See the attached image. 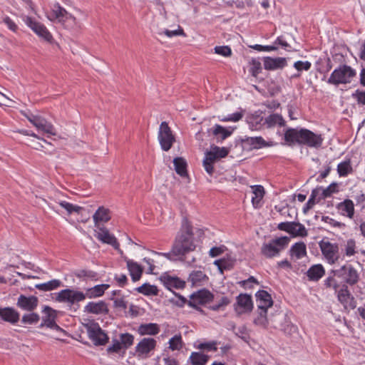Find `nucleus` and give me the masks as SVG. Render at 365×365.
<instances>
[{"mask_svg":"<svg viewBox=\"0 0 365 365\" xmlns=\"http://www.w3.org/2000/svg\"><path fill=\"white\" fill-rule=\"evenodd\" d=\"M194 242L193 227L187 217L182 221L181 227L178 232L173 244V252L178 256L180 259L187 253L195 250Z\"/></svg>","mask_w":365,"mask_h":365,"instance_id":"nucleus-1","label":"nucleus"},{"mask_svg":"<svg viewBox=\"0 0 365 365\" xmlns=\"http://www.w3.org/2000/svg\"><path fill=\"white\" fill-rule=\"evenodd\" d=\"M331 273L341 280L342 284L346 286H354L360 280V274L358 269L349 261L339 269H331Z\"/></svg>","mask_w":365,"mask_h":365,"instance_id":"nucleus-2","label":"nucleus"},{"mask_svg":"<svg viewBox=\"0 0 365 365\" xmlns=\"http://www.w3.org/2000/svg\"><path fill=\"white\" fill-rule=\"evenodd\" d=\"M356 75V71L346 64L340 65L331 73L327 80L329 84L339 86L351 83V78Z\"/></svg>","mask_w":365,"mask_h":365,"instance_id":"nucleus-3","label":"nucleus"},{"mask_svg":"<svg viewBox=\"0 0 365 365\" xmlns=\"http://www.w3.org/2000/svg\"><path fill=\"white\" fill-rule=\"evenodd\" d=\"M290 238L287 236L272 239L267 243H264L261 247V253L267 258L278 256L289 245Z\"/></svg>","mask_w":365,"mask_h":365,"instance_id":"nucleus-4","label":"nucleus"},{"mask_svg":"<svg viewBox=\"0 0 365 365\" xmlns=\"http://www.w3.org/2000/svg\"><path fill=\"white\" fill-rule=\"evenodd\" d=\"M89 339L95 346H104L109 341V337L99 324L94 321L83 324Z\"/></svg>","mask_w":365,"mask_h":365,"instance_id":"nucleus-5","label":"nucleus"},{"mask_svg":"<svg viewBox=\"0 0 365 365\" xmlns=\"http://www.w3.org/2000/svg\"><path fill=\"white\" fill-rule=\"evenodd\" d=\"M322 253L330 264H334L340 258L339 246L337 243H331L322 240L319 243Z\"/></svg>","mask_w":365,"mask_h":365,"instance_id":"nucleus-6","label":"nucleus"},{"mask_svg":"<svg viewBox=\"0 0 365 365\" xmlns=\"http://www.w3.org/2000/svg\"><path fill=\"white\" fill-rule=\"evenodd\" d=\"M54 294L56 295L54 299L56 302L61 303L67 302L71 304L83 301L86 299V294L83 292L71 289H62L58 293Z\"/></svg>","mask_w":365,"mask_h":365,"instance_id":"nucleus-7","label":"nucleus"},{"mask_svg":"<svg viewBox=\"0 0 365 365\" xmlns=\"http://www.w3.org/2000/svg\"><path fill=\"white\" fill-rule=\"evenodd\" d=\"M158 140L161 148L164 151H168L175 142V137L165 121L162 122L160 125Z\"/></svg>","mask_w":365,"mask_h":365,"instance_id":"nucleus-8","label":"nucleus"},{"mask_svg":"<svg viewBox=\"0 0 365 365\" xmlns=\"http://www.w3.org/2000/svg\"><path fill=\"white\" fill-rule=\"evenodd\" d=\"M24 22L40 38L49 43H53V36L44 24L28 16L25 17Z\"/></svg>","mask_w":365,"mask_h":365,"instance_id":"nucleus-9","label":"nucleus"},{"mask_svg":"<svg viewBox=\"0 0 365 365\" xmlns=\"http://www.w3.org/2000/svg\"><path fill=\"white\" fill-rule=\"evenodd\" d=\"M233 307L238 315L251 312L254 307L252 296L246 293L240 294Z\"/></svg>","mask_w":365,"mask_h":365,"instance_id":"nucleus-10","label":"nucleus"},{"mask_svg":"<svg viewBox=\"0 0 365 365\" xmlns=\"http://www.w3.org/2000/svg\"><path fill=\"white\" fill-rule=\"evenodd\" d=\"M337 299L344 306V309H354L356 307V301L351 294L348 286L342 284L341 288L337 290Z\"/></svg>","mask_w":365,"mask_h":365,"instance_id":"nucleus-11","label":"nucleus"},{"mask_svg":"<svg viewBox=\"0 0 365 365\" xmlns=\"http://www.w3.org/2000/svg\"><path fill=\"white\" fill-rule=\"evenodd\" d=\"M27 119L39 130H42L43 132L56 135V130L53 125L47 122V120L38 115H34L31 114V115H26Z\"/></svg>","mask_w":365,"mask_h":365,"instance_id":"nucleus-12","label":"nucleus"},{"mask_svg":"<svg viewBox=\"0 0 365 365\" xmlns=\"http://www.w3.org/2000/svg\"><path fill=\"white\" fill-rule=\"evenodd\" d=\"M323 141L324 138L322 134H317L309 129L304 128L302 145L318 149L322 147Z\"/></svg>","mask_w":365,"mask_h":365,"instance_id":"nucleus-13","label":"nucleus"},{"mask_svg":"<svg viewBox=\"0 0 365 365\" xmlns=\"http://www.w3.org/2000/svg\"><path fill=\"white\" fill-rule=\"evenodd\" d=\"M304 128H287L284 134V140L288 145L297 144L302 145L303 135Z\"/></svg>","mask_w":365,"mask_h":365,"instance_id":"nucleus-14","label":"nucleus"},{"mask_svg":"<svg viewBox=\"0 0 365 365\" xmlns=\"http://www.w3.org/2000/svg\"><path fill=\"white\" fill-rule=\"evenodd\" d=\"M190 299L189 301H194L197 304L205 305L213 302L215 299H218V297H215V295L209 289L202 288L191 294Z\"/></svg>","mask_w":365,"mask_h":365,"instance_id":"nucleus-15","label":"nucleus"},{"mask_svg":"<svg viewBox=\"0 0 365 365\" xmlns=\"http://www.w3.org/2000/svg\"><path fill=\"white\" fill-rule=\"evenodd\" d=\"M38 299L34 295L26 296L20 294L17 299L16 306L26 312L34 311L38 305Z\"/></svg>","mask_w":365,"mask_h":365,"instance_id":"nucleus-16","label":"nucleus"},{"mask_svg":"<svg viewBox=\"0 0 365 365\" xmlns=\"http://www.w3.org/2000/svg\"><path fill=\"white\" fill-rule=\"evenodd\" d=\"M99 232L95 234V237L103 244L111 245L115 250L120 249V244L113 235L105 227H98Z\"/></svg>","mask_w":365,"mask_h":365,"instance_id":"nucleus-17","label":"nucleus"},{"mask_svg":"<svg viewBox=\"0 0 365 365\" xmlns=\"http://www.w3.org/2000/svg\"><path fill=\"white\" fill-rule=\"evenodd\" d=\"M159 279L163 284L165 287L170 291H172L173 288L175 289H184L186 285L185 281L181 279L177 276H171L168 273L163 274Z\"/></svg>","mask_w":365,"mask_h":365,"instance_id":"nucleus-18","label":"nucleus"},{"mask_svg":"<svg viewBox=\"0 0 365 365\" xmlns=\"http://www.w3.org/2000/svg\"><path fill=\"white\" fill-rule=\"evenodd\" d=\"M53 18L50 20L57 19L59 23L63 25L66 21H71L76 24V19L72 14H69L64 8H63L58 3L54 4V9L52 11Z\"/></svg>","mask_w":365,"mask_h":365,"instance_id":"nucleus-19","label":"nucleus"},{"mask_svg":"<svg viewBox=\"0 0 365 365\" xmlns=\"http://www.w3.org/2000/svg\"><path fill=\"white\" fill-rule=\"evenodd\" d=\"M262 61L264 68L267 71L282 70L287 66V60L284 57L265 56L262 58Z\"/></svg>","mask_w":365,"mask_h":365,"instance_id":"nucleus-20","label":"nucleus"},{"mask_svg":"<svg viewBox=\"0 0 365 365\" xmlns=\"http://www.w3.org/2000/svg\"><path fill=\"white\" fill-rule=\"evenodd\" d=\"M157 344L155 339L153 338H143L135 346V352L138 357L148 355L154 350Z\"/></svg>","mask_w":365,"mask_h":365,"instance_id":"nucleus-21","label":"nucleus"},{"mask_svg":"<svg viewBox=\"0 0 365 365\" xmlns=\"http://www.w3.org/2000/svg\"><path fill=\"white\" fill-rule=\"evenodd\" d=\"M58 312L52 307L44 305L42 309L43 316L41 317V322L38 326V328L42 329L44 327L48 328L54 322L57 318Z\"/></svg>","mask_w":365,"mask_h":365,"instance_id":"nucleus-22","label":"nucleus"},{"mask_svg":"<svg viewBox=\"0 0 365 365\" xmlns=\"http://www.w3.org/2000/svg\"><path fill=\"white\" fill-rule=\"evenodd\" d=\"M242 143L249 145L248 150H257L262 148L270 147L273 145L272 141H266L262 137H246L240 139Z\"/></svg>","mask_w":365,"mask_h":365,"instance_id":"nucleus-23","label":"nucleus"},{"mask_svg":"<svg viewBox=\"0 0 365 365\" xmlns=\"http://www.w3.org/2000/svg\"><path fill=\"white\" fill-rule=\"evenodd\" d=\"M0 319L11 324H16L20 320V314L14 307H0Z\"/></svg>","mask_w":365,"mask_h":365,"instance_id":"nucleus-24","label":"nucleus"},{"mask_svg":"<svg viewBox=\"0 0 365 365\" xmlns=\"http://www.w3.org/2000/svg\"><path fill=\"white\" fill-rule=\"evenodd\" d=\"M84 312L94 314H107L109 312L107 304L104 301L98 302H90L84 307Z\"/></svg>","mask_w":365,"mask_h":365,"instance_id":"nucleus-25","label":"nucleus"},{"mask_svg":"<svg viewBox=\"0 0 365 365\" xmlns=\"http://www.w3.org/2000/svg\"><path fill=\"white\" fill-rule=\"evenodd\" d=\"M264 119L263 116H262V113H259V111L249 114L246 117V122L252 130H259L262 129L264 125Z\"/></svg>","mask_w":365,"mask_h":365,"instance_id":"nucleus-26","label":"nucleus"},{"mask_svg":"<svg viewBox=\"0 0 365 365\" xmlns=\"http://www.w3.org/2000/svg\"><path fill=\"white\" fill-rule=\"evenodd\" d=\"M256 301L259 302L257 304V308H264L268 309V308L272 307L273 300L270 294H269L265 290H259L255 294Z\"/></svg>","mask_w":365,"mask_h":365,"instance_id":"nucleus-27","label":"nucleus"},{"mask_svg":"<svg viewBox=\"0 0 365 365\" xmlns=\"http://www.w3.org/2000/svg\"><path fill=\"white\" fill-rule=\"evenodd\" d=\"M306 274L309 281L317 282L325 274V269L321 264H317L311 266Z\"/></svg>","mask_w":365,"mask_h":365,"instance_id":"nucleus-28","label":"nucleus"},{"mask_svg":"<svg viewBox=\"0 0 365 365\" xmlns=\"http://www.w3.org/2000/svg\"><path fill=\"white\" fill-rule=\"evenodd\" d=\"M93 218L95 222V226L97 227H100L98 224L100 222H107L111 219L109 209L106 208L103 206L99 207L94 213Z\"/></svg>","mask_w":365,"mask_h":365,"instance_id":"nucleus-29","label":"nucleus"},{"mask_svg":"<svg viewBox=\"0 0 365 365\" xmlns=\"http://www.w3.org/2000/svg\"><path fill=\"white\" fill-rule=\"evenodd\" d=\"M127 267L130 272V275L133 282L138 281L143 274V268L137 262L131 259L127 261Z\"/></svg>","mask_w":365,"mask_h":365,"instance_id":"nucleus-30","label":"nucleus"},{"mask_svg":"<svg viewBox=\"0 0 365 365\" xmlns=\"http://www.w3.org/2000/svg\"><path fill=\"white\" fill-rule=\"evenodd\" d=\"M160 331V326L155 323L141 324L138 329V332L140 336L156 335Z\"/></svg>","mask_w":365,"mask_h":365,"instance_id":"nucleus-31","label":"nucleus"},{"mask_svg":"<svg viewBox=\"0 0 365 365\" xmlns=\"http://www.w3.org/2000/svg\"><path fill=\"white\" fill-rule=\"evenodd\" d=\"M336 208L341 211V215H346L349 218H352L354 215V205L352 200L349 199L344 200L339 203Z\"/></svg>","mask_w":365,"mask_h":365,"instance_id":"nucleus-32","label":"nucleus"},{"mask_svg":"<svg viewBox=\"0 0 365 365\" xmlns=\"http://www.w3.org/2000/svg\"><path fill=\"white\" fill-rule=\"evenodd\" d=\"M174 168L176 173L182 178H188L187 164L182 157H176L173 160Z\"/></svg>","mask_w":365,"mask_h":365,"instance_id":"nucleus-33","label":"nucleus"},{"mask_svg":"<svg viewBox=\"0 0 365 365\" xmlns=\"http://www.w3.org/2000/svg\"><path fill=\"white\" fill-rule=\"evenodd\" d=\"M215 297H218V299H214L216 303L207 307V308L212 311L218 312L220 310H225V307L232 302L231 299L227 296L215 295Z\"/></svg>","mask_w":365,"mask_h":365,"instance_id":"nucleus-34","label":"nucleus"},{"mask_svg":"<svg viewBox=\"0 0 365 365\" xmlns=\"http://www.w3.org/2000/svg\"><path fill=\"white\" fill-rule=\"evenodd\" d=\"M63 286V283L59 279H51L47 282L36 284L34 288L43 292L53 291Z\"/></svg>","mask_w":365,"mask_h":365,"instance_id":"nucleus-35","label":"nucleus"},{"mask_svg":"<svg viewBox=\"0 0 365 365\" xmlns=\"http://www.w3.org/2000/svg\"><path fill=\"white\" fill-rule=\"evenodd\" d=\"M291 257H296L297 259H301L307 255V247L304 242H299L294 243L289 250Z\"/></svg>","mask_w":365,"mask_h":365,"instance_id":"nucleus-36","label":"nucleus"},{"mask_svg":"<svg viewBox=\"0 0 365 365\" xmlns=\"http://www.w3.org/2000/svg\"><path fill=\"white\" fill-rule=\"evenodd\" d=\"M109 287L110 285L108 284L96 285L87 290L86 297L87 296L90 299L101 297L104 294L105 291Z\"/></svg>","mask_w":365,"mask_h":365,"instance_id":"nucleus-37","label":"nucleus"},{"mask_svg":"<svg viewBox=\"0 0 365 365\" xmlns=\"http://www.w3.org/2000/svg\"><path fill=\"white\" fill-rule=\"evenodd\" d=\"M209 359L210 356L207 354L202 352L194 351L191 353L188 362H190L191 365H206Z\"/></svg>","mask_w":365,"mask_h":365,"instance_id":"nucleus-38","label":"nucleus"},{"mask_svg":"<svg viewBox=\"0 0 365 365\" xmlns=\"http://www.w3.org/2000/svg\"><path fill=\"white\" fill-rule=\"evenodd\" d=\"M208 280V277L201 270L192 271L188 277V281L192 283V287L200 285V283Z\"/></svg>","mask_w":365,"mask_h":365,"instance_id":"nucleus-39","label":"nucleus"},{"mask_svg":"<svg viewBox=\"0 0 365 365\" xmlns=\"http://www.w3.org/2000/svg\"><path fill=\"white\" fill-rule=\"evenodd\" d=\"M135 290L145 296H158L159 294V290L157 286L150 284L147 282L138 287H136Z\"/></svg>","mask_w":365,"mask_h":365,"instance_id":"nucleus-40","label":"nucleus"},{"mask_svg":"<svg viewBox=\"0 0 365 365\" xmlns=\"http://www.w3.org/2000/svg\"><path fill=\"white\" fill-rule=\"evenodd\" d=\"M267 128H272L278 124L280 127L285 125V121L282 115L278 113L270 114L264 121Z\"/></svg>","mask_w":365,"mask_h":365,"instance_id":"nucleus-41","label":"nucleus"},{"mask_svg":"<svg viewBox=\"0 0 365 365\" xmlns=\"http://www.w3.org/2000/svg\"><path fill=\"white\" fill-rule=\"evenodd\" d=\"M317 71L323 74L327 73L332 68V63L329 57L327 56L324 58H319L317 62Z\"/></svg>","mask_w":365,"mask_h":365,"instance_id":"nucleus-42","label":"nucleus"},{"mask_svg":"<svg viewBox=\"0 0 365 365\" xmlns=\"http://www.w3.org/2000/svg\"><path fill=\"white\" fill-rule=\"evenodd\" d=\"M40 320L39 314L33 311L25 313L21 319V322L24 325H36Z\"/></svg>","mask_w":365,"mask_h":365,"instance_id":"nucleus-43","label":"nucleus"},{"mask_svg":"<svg viewBox=\"0 0 365 365\" xmlns=\"http://www.w3.org/2000/svg\"><path fill=\"white\" fill-rule=\"evenodd\" d=\"M258 315L254 319V324L262 328L267 329L269 324L267 319V309L264 308H258Z\"/></svg>","mask_w":365,"mask_h":365,"instance_id":"nucleus-44","label":"nucleus"},{"mask_svg":"<svg viewBox=\"0 0 365 365\" xmlns=\"http://www.w3.org/2000/svg\"><path fill=\"white\" fill-rule=\"evenodd\" d=\"M322 190V187H319L312 190L311 195L304 205L303 207V212L304 214L307 213V212L312 208V207L317 203L319 202L318 199L317 197L319 195L320 190Z\"/></svg>","mask_w":365,"mask_h":365,"instance_id":"nucleus-45","label":"nucleus"},{"mask_svg":"<svg viewBox=\"0 0 365 365\" xmlns=\"http://www.w3.org/2000/svg\"><path fill=\"white\" fill-rule=\"evenodd\" d=\"M235 260L222 258L217 259L214 262L221 274H223L225 270H230L234 267Z\"/></svg>","mask_w":365,"mask_h":365,"instance_id":"nucleus-46","label":"nucleus"},{"mask_svg":"<svg viewBox=\"0 0 365 365\" xmlns=\"http://www.w3.org/2000/svg\"><path fill=\"white\" fill-rule=\"evenodd\" d=\"M337 172L340 177H345L352 173L353 168L351 166V160L347 159L340 163L337 166Z\"/></svg>","mask_w":365,"mask_h":365,"instance_id":"nucleus-47","label":"nucleus"},{"mask_svg":"<svg viewBox=\"0 0 365 365\" xmlns=\"http://www.w3.org/2000/svg\"><path fill=\"white\" fill-rule=\"evenodd\" d=\"M232 131L233 129L229 130L219 124H215L212 130V133L215 136L220 135L221 140H223L230 136L232 133Z\"/></svg>","mask_w":365,"mask_h":365,"instance_id":"nucleus-48","label":"nucleus"},{"mask_svg":"<svg viewBox=\"0 0 365 365\" xmlns=\"http://www.w3.org/2000/svg\"><path fill=\"white\" fill-rule=\"evenodd\" d=\"M74 274L77 278H87L93 280H98V275L97 272L87 269H78Z\"/></svg>","mask_w":365,"mask_h":365,"instance_id":"nucleus-49","label":"nucleus"},{"mask_svg":"<svg viewBox=\"0 0 365 365\" xmlns=\"http://www.w3.org/2000/svg\"><path fill=\"white\" fill-rule=\"evenodd\" d=\"M120 340L123 349L124 350L130 348L134 342V336L129 333H124L120 334Z\"/></svg>","mask_w":365,"mask_h":365,"instance_id":"nucleus-50","label":"nucleus"},{"mask_svg":"<svg viewBox=\"0 0 365 365\" xmlns=\"http://www.w3.org/2000/svg\"><path fill=\"white\" fill-rule=\"evenodd\" d=\"M308 235V232L305 228L304 225L299 222H294V227L293 228V232L292 237H304Z\"/></svg>","mask_w":365,"mask_h":365,"instance_id":"nucleus-51","label":"nucleus"},{"mask_svg":"<svg viewBox=\"0 0 365 365\" xmlns=\"http://www.w3.org/2000/svg\"><path fill=\"white\" fill-rule=\"evenodd\" d=\"M338 184L336 182L331 183L327 188L322 190L321 195L318 197V201L331 196L332 193L338 192Z\"/></svg>","mask_w":365,"mask_h":365,"instance_id":"nucleus-52","label":"nucleus"},{"mask_svg":"<svg viewBox=\"0 0 365 365\" xmlns=\"http://www.w3.org/2000/svg\"><path fill=\"white\" fill-rule=\"evenodd\" d=\"M249 64L250 65L249 72L253 77H257L258 74L262 71L261 63L255 58H252Z\"/></svg>","mask_w":365,"mask_h":365,"instance_id":"nucleus-53","label":"nucleus"},{"mask_svg":"<svg viewBox=\"0 0 365 365\" xmlns=\"http://www.w3.org/2000/svg\"><path fill=\"white\" fill-rule=\"evenodd\" d=\"M59 205L61 207L64 208L68 214H71L72 212H76L79 214L83 210V207L78 205H73V204L66 201H61Z\"/></svg>","mask_w":365,"mask_h":365,"instance_id":"nucleus-54","label":"nucleus"},{"mask_svg":"<svg viewBox=\"0 0 365 365\" xmlns=\"http://www.w3.org/2000/svg\"><path fill=\"white\" fill-rule=\"evenodd\" d=\"M356 241L354 239H349L346 241L344 248V255L347 257L354 256L356 253Z\"/></svg>","mask_w":365,"mask_h":365,"instance_id":"nucleus-55","label":"nucleus"},{"mask_svg":"<svg viewBox=\"0 0 365 365\" xmlns=\"http://www.w3.org/2000/svg\"><path fill=\"white\" fill-rule=\"evenodd\" d=\"M335 277H336L334 276V273H331V270L329 276L324 281V285L326 288H333L335 292H337L339 288V284L336 282Z\"/></svg>","mask_w":365,"mask_h":365,"instance_id":"nucleus-56","label":"nucleus"},{"mask_svg":"<svg viewBox=\"0 0 365 365\" xmlns=\"http://www.w3.org/2000/svg\"><path fill=\"white\" fill-rule=\"evenodd\" d=\"M182 343L181 335H175L169 341V348L173 351L180 350L182 348Z\"/></svg>","mask_w":365,"mask_h":365,"instance_id":"nucleus-57","label":"nucleus"},{"mask_svg":"<svg viewBox=\"0 0 365 365\" xmlns=\"http://www.w3.org/2000/svg\"><path fill=\"white\" fill-rule=\"evenodd\" d=\"M218 342L216 341H211L208 342L200 343L197 348L201 350H207L208 351H216L217 350Z\"/></svg>","mask_w":365,"mask_h":365,"instance_id":"nucleus-58","label":"nucleus"},{"mask_svg":"<svg viewBox=\"0 0 365 365\" xmlns=\"http://www.w3.org/2000/svg\"><path fill=\"white\" fill-rule=\"evenodd\" d=\"M215 52L217 54L225 57H230L232 56V49L228 46H217L215 47Z\"/></svg>","mask_w":365,"mask_h":365,"instance_id":"nucleus-59","label":"nucleus"},{"mask_svg":"<svg viewBox=\"0 0 365 365\" xmlns=\"http://www.w3.org/2000/svg\"><path fill=\"white\" fill-rule=\"evenodd\" d=\"M294 68L298 71H309L312 67V63L309 61H297L293 65Z\"/></svg>","mask_w":365,"mask_h":365,"instance_id":"nucleus-60","label":"nucleus"},{"mask_svg":"<svg viewBox=\"0 0 365 365\" xmlns=\"http://www.w3.org/2000/svg\"><path fill=\"white\" fill-rule=\"evenodd\" d=\"M294 222H282L278 224L277 228L279 230L287 232L289 235H292Z\"/></svg>","mask_w":365,"mask_h":365,"instance_id":"nucleus-61","label":"nucleus"},{"mask_svg":"<svg viewBox=\"0 0 365 365\" xmlns=\"http://www.w3.org/2000/svg\"><path fill=\"white\" fill-rule=\"evenodd\" d=\"M112 342H113V344L111 346H109L106 349L107 353L108 354L119 353L120 349H123L120 341H119L118 339H113Z\"/></svg>","mask_w":365,"mask_h":365,"instance_id":"nucleus-62","label":"nucleus"},{"mask_svg":"<svg viewBox=\"0 0 365 365\" xmlns=\"http://www.w3.org/2000/svg\"><path fill=\"white\" fill-rule=\"evenodd\" d=\"M249 47L257 51H272L278 49V47L274 45L262 46L259 44H255L249 46Z\"/></svg>","mask_w":365,"mask_h":365,"instance_id":"nucleus-63","label":"nucleus"},{"mask_svg":"<svg viewBox=\"0 0 365 365\" xmlns=\"http://www.w3.org/2000/svg\"><path fill=\"white\" fill-rule=\"evenodd\" d=\"M352 97L356 100L358 104L365 106V91L358 89L352 94Z\"/></svg>","mask_w":365,"mask_h":365,"instance_id":"nucleus-64","label":"nucleus"}]
</instances>
